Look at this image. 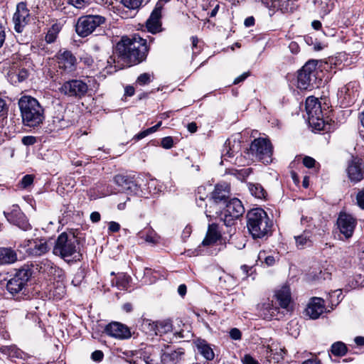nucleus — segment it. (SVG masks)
Wrapping results in <instances>:
<instances>
[{
    "label": "nucleus",
    "instance_id": "nucleus-1",
    "mask_svg": "<svg viewBox=\"0 0 364 364\" xmlns=\"http://www.w3.org/2000/svg\"><path fill=\"white\" fill-rule=\"evenodd\" d=\"M149 50L146 39L135 33L132 38L122 37L116 46L115 53L127 64H139L145 60Z\"/></svg>",
    "mask_w": 364,
    "mask_h": 364
},
{
    "label": "nucleus",
    "instance_id": "nucleus-2",
    "mask_svg": "<svg viewBox=\"0 0 364 364\" xmlns=\"http://www.w3.org/2000/svg\"><path fill=\"white\" fill-rule=\"evenodd\" d=\"M277 301L279 303L282 311L279 308L273 304V301H267L262 304L260 307L261 316L267 320L276 319L279 320L284 316V311H289V304L291 301V291L289 286H282L277 290L274 294Z\"/></svg>",
    "mask_w": 364,
    "mask_h": 364
},
{
    "label": "nucleus",
    "instance_id": "nucleus-3",
    "mask_svg": "<svg viewBox=\"0 0 364 364\" xmlns=\"http://www.w3.org/2000/svg\"><path fill=\"white\" fill-rule=\"evenodd\" d=\"M247 227L254 239H262L271 235L272 221L263 209L253 208L247 214Z\"/></svg>",
    "mask_w": 364,
    "mask_h": 364
},
{
    "label": "nucleus",
    "instance_id": "nucleus-4",
    "mask_svg": "<svg viewBox=\"0 0 364 364\" xmlns=\"http://www.w3.org/2000/svg\"><path fill=\"white\" fill-rule=\"evenodd\" d=\"M33 273L31 267L28 264L23 265L7 281L6 289L13 299L21 300L28 296V283Z\"/></svg>",
    "mask_w": 364,
    "mask_h": 364
},
{
    "label": "nucleus",
    "instance_id": "nucleus-5",
    "mask_svg": "<svg viewBox=\"0 0 364 364\" xmlns=\"http://www.w3.org/2000/svg\"><path fill=\"white\" fill-rule=\"evenodd\" d=\"M53 253L65 261H70V258L80 260L79 239L72 232H62L55 240Z\"/></svg>",
    "mask_w": 364,
    "mask_h": 364
},
{
    "label": "nucleus",
    "instance_id": "nucleus-6",
    "mask_svg": "<svg viewBox=\"0 0 364 364\" xmlns=\"http://www.w3.org/2000/svg\"><path fill=\"white\" fill-rule=\"evenodd\" d=\"M106 18L101 15L88 14L77 18L75 26L76 33L81 38H85L92 34L98 27L106 23Z\"/></svg>",
    "mask_w": 364,
    "mask_h": 364
},
{
    "label": "nucleus",
    "instance_id": "nucleus-7",
    "mask_svg": "<svg viewBox=\"0 0 364 364\" xmlns=\"http://www.w3.org/2000/svg\"><path fill=\"white\" fill-rule=\"evenodd\" d=\"M273 148L269 139L265 138L255 139L250 145L249 153L263 164L272 162Z\"/></svg>",
    "mask_w": 364,
    "mask_h": 364
},
{
    "label": "nucleus",
    "instance_id": "nucleus-8",
    "mask_svg": "<svg viewBox=\"0 0 364 364\" xmlns=\"http://www.w3.org/2000/svg\"><path fill=\"white\" fill-rule=\"evenodd\" d=\"M245 213L242 202L237 198H232L225 203V207L220 215V218L228 227L235 224L236 220Z\"/></svg>",
    "mask_w": 364,
    "mask_h": 364
},
{
    "label": "nucleus",
    "instance_id": "nucleus-9",
    "mask_svg": "<svg viewBox=\"0 0 364 364\" xmlns=\"http://www.w3.org/2000/svg\"><path fill=\"white\" fill-rule=\"evenodd\" d=\"M316 65V60H309L299 71L297 87L299 90H306L314 87L313 82L316 80L315 70Z\"/></svg>",
    "mask_w": 364,
    "mask_h": 364
},
{
    "label": "nucleus",
    "instance_id": "nucleus-10",
    "mask_svg": "<svg viewBox=\"0 0 364 364\" xmlns=\"http://www.w3.org/2000/svg\"><path fill=\"white\" fill-rule=\"evenodd\" d=\"M4 215L7 221L20 229L27 231L31 229V225L25 214L21 211L18 205H13L7 210L4 211Z\"/></svg>",
    "mask_w": 364,
    "mask_h": 364
},
{
    "label": "nucleus",
    "instance_id": "nucleus-11",
    "mask_svg": "<svg viewBox=\"0 0 364 364\" xmlns=\"http://www.w3.org/2000/svg\"><path fill=\"white\" fill-rule=\"evenodd\" d=\"M166 2V0H159L151 13L150 16L146 21V28L147 31L152 34L158 33L161 32L163 30L161 14Z\"/></svg>",
    "mask_w": 364,
    "mask_h": 364
},
{
    "label": "nucleus",
    "instance_id": "nucleus-12",
    "mask_svg": "<svg viewBox=\"0 0 364 364\" xmlns=\"http://www.w3.org/2000/svg\"><path fill=\"white\" fill-rule=\"evenodd\" d=\"M13 21L14 29L18 33H21L24 27L30 21V12L24 2L17 4L16 11L14 14Z\"/></svg>",
    "mask_w": 364,
    "mask_h": 364
},
{
    "label": "nucleus",
    "instance_id": "nucleus-13",
    "mask_svg": "<svg viewBox=\"0 0 364 364\" xmlns=\"http://www.w3.org/2000/svg\"><path fill=\"white\" fill-rule=\"evenodd\" d=\"M61 92L72 97H82L86 94L88 87L85 82L80 80H72L65 82L61 87Z\"/></svg>",
    "mask_w": 364,
    "mask_h": 364
},
{
    "label": "nucleus",
    "instance_id": "nucleus-14",
    "mask_svg": "<svg viewBox=\"0 0 364 364\" xmlns=\"http://www.w3.org/2000/svg\"><path fill=\"white\" fill-rule=\"evenodd\" d=\"M21 246L26 248V252L32 256H41L50 250L46 239L36 238L25 240Z\"/></svg>",
    "mask_w": 364,
    "mask_h": 364
},
{
    "label": "nucleus",
    "instance_id": "nucleus-15",
    "mask_svg": "<svg viewBox=\"0 0 364 364\" xmlns=\"http://www.w3.org/2000/svg\"><path fill=\"white\" fill-rule=\"evenodd\" d=\"M114 181L121 188V191L128 194L139 195L141 192L140 185L127 176L117 175L114 178Z\"/></svg>",
    "mask_w": 364,
    "mask_h": 364
},
{
    "label": "nucleus",
    "instance_id": "nucleus-16",
    "mask_svg": "<svg viewBox=\"0 0 364 364\" xmlns=\"http://www.w3.org/2000/svg\"><path fill=\"white\" fill-rule=\"evenodd\" d=\"M21 114H43V109L38 101L31 96L24 95L18 100Z\"/></svg>",
    "mask_w": 364,
    "mask_h": 364
},
{
    "label": "nucleus",
    "instance_id": "nucleus-17",
    "mask_svg": "<svg viewBox=\"0 0 364 364\" xmlns=\"http://www.w3.org/2000/svg\"><path fill=\"white\" fill-rule=\"evenodd\" d=\"M185 350L182 348L173 349L171 346L164 345L161 349V360L163 364H177L183 358Z\"/></svg>",
    "mask_w": 364,
    "mask_h": 364
},
{
    "label": "nucleus",
    "instance_id": "nucleus-18",
    "mask_svg": "<svg viewBox=\"0 0 364 364\" xmlns=\"http://www.w3.org/2000/svg\"><path fill=\"white\" fill-rule=\"evenodd\" d=\"M355 225L356 220L350 215L345 213H340L337 219V225L341 233L346 238L352 236Z\"/></svg>",
    "mask_w": 364,
    "mask_h": 364
},
{
    "label": "nucleus",
    "instance_id": "nucleus-19",
    "mask_svg": "<svg viewBox=\"0 0 364 364\" xmlns=\"http://www.w3.org/2000/svg\"><path fill=\"white\" fill-rule=\"evenodd\" d=\"M55 56L60 69L65 72H72L75 69L77 59L71 51L60 50Z\"/></svg>",
    "mask_w": 364,
    "mask_h": 364
},
{
    "label": "nucleus",
    "instance_id": "nucleus-20",
    "mask_svg": "<svg viewBox=\"0 0 364 364\" xmlns=\"http://www.w3.org/2000/svg\"><path fill=\"white\" fill-rule=\"evenodd\" d=\"M347 173L350 181L358 183L364 178V161L359 158L353 159L348 164Z\"/></svg>",
    "mask_w": 364,
    "mask_h": 364
},
{
    "label": "nucleus",
    "instance_id": "nucleus-21",
    "mask_svg": "<svg viewBox=\"0 0 364 364\" xmlns=\"http://www.w3.org/2000/svg\"><path fill=\"white\" fill-rule=\"evenodd\" d=\"M105 332L109 336L121 340L127 339L131 337V332L129 328L118 322H112L107 325Z\"/></svg>",
    "mask_w": 364,
    "mask_h": 364
},
{
    "label": "nucleus",
    "instance_id": "nucleus-22",
    "mask_svg": "<svg viewBox=\"0 0 364 364\" xmlns=\"http://www.w3.org/2000/svg\"><path fill=\"white\" fill-rule=\"evenodd\" d=\"M324 301L321 298H312L306 309V314L312 319L318 318L324 311Z\"/></svg>",
    "mask_w": 364,
    "mask_h": 364
},
{
    "label": "nucleus",
    "instance_id": "nucleus-23",
    "mask_svg": "<svg viewBox=\"0 0 364 364\" xmlns=\"http://www.w3.org/2000/svg\"><path fill=\"white\" fill-rule=\"evenodd\" d=\"M230 190L227 185L218 184L212 193L211 199L213 203L225 204L229 198Z\"/></svg>",
    "mask_w": 364,
    "mask_h": 364
},
{
    "label": "nucleus",
    "instance_id": "nucleus-24",
    "mask_svg": "<svg viewBox=\"0 0 364 364\" xmlns=\"http://www.w3.org/2000/svg\"><path fill=\"white\" fill-rule=\"evenodd\" d=\"M307 123L312 132L326 130L330 127L328 120L319 115H308Z\"/></svg>",
    "mask_w": 364,
    "mask_h": 364
},
{
    "label": "nucleus",
    "instance_id": "nucleus-25",
    "mask_svg": "<svg viewBox=\"0 0 364 364\" xmlns=\"http://www.w3.org/2000/svg\"><path fill=\"white\" fill-rule=\"evenodd\" d=\"M326 107H328L326 103L322 107L321 102L314 96L308 97L305 102L306 114H321L326 110Z\"/></svg>",
    "mask_w": 364,
    "mask_h": 364
},
{
    "label": "nucleus",
    "instance_id": "nucleus-26",
    "mask_svg": "<svg viewBox=\"0 0 364 364\" xmlns=\"http://www.w3.org/2000/svg\"><path fill=\"white\" fill-rule=\"evenodd\" d=\"M18 260L15 250L11 247H0V265H9Z\"/></svg>",
    "mask_w": 364,
    "mask_h": 364
},
{
    "label": "nucleus",
    "instance_id": "nucleus-27",
    "mask_svg": "<svg viewBox=\"0 0 364 364\" xmlns=\"http://www.w3.org/2000/svg\"><path fill=\"white\" fill-rule=\"evenodd\" d=\"M221 237V234L218 230V225L212 223L208 225L205 237L202 242L203 246H209L215 244Z\"/></svg>",
    "mask_w": 364,
    "mask_h": 364
},
{
    "label": "nucleus",
    "instance_id": "nucleus-28",
    "mask_svg": "<svg viewBox=\"0 0 364 364\" xmlns=\"http://www.w3.org/2000/svg\"><path fill=\"white\" fill-rule=\"evenodd\" d=\"M338 95L342 104L346 107L355 101L356 93L351 90L350 85H348L339 90Z\"/></svg>",
    "mask_w": 364,
    "mask_h": 364
},
{
    "label": "nucleus",
    "instance_id": "nucleus-29",
    "mask_svg": "<svg viewBox=\"0 0 364 364\" xmlns=\"http://www.w3.org/2000/svg\"><path fill=\"white\" fill-rule=\"evenodd\" d=\"M296 5L294 0H273L270 9L279 10L282 13L292 12Z\"/></svg>",
    "mask_w": 364,
    "mask_h": 364
},
{
    "label": "nucleus",
    "instance_id": "nucleus-30",
    "mask_svg": "<svg viewBox=\"0 0 364 364\" xmlns=\"http://www.w3.org/2000/svg\"><path fill=\"white\" fill-rule=\"evenodd\" d=\"M312 233L309 230H304L301 235L294 236L296 245L298 249H304L312 245Z\"/></svg>",
    "mask_w": 364,
    "mask_h": 364
},
{
    "label": "nucleus",
    "instance_id": "nucleus-31",
    "mask_svg": "<svg viewBox=\"0 0 364 364\" xmlns=\"http://www.w3.org/2000/svg\"><path fill=\"white\" fill-rule=\"evenodd\" d=\"M247 187L252 196L258 199H266L267 193L263 186L258 183H248Z\"/></svg>",
    "mask_w": 364,
    "mask_h": 364
},
{
    "label": "nucleus",
    "instance_id": "nucleus-32",
    "mask_svg": "<svg viewBox=\"0 0 364 364\" xmlns=\"http://www.w3.org/2000/svg\"><path fill=\"white\" fill-rule=\"evenodd\" d=\"M36 269L41 273L51 275L55 272V265L50 260L44 259L36 264Z\"/></svg>",
    "mask_w": 364,
    "mask_h": 364
},
{
    "label": "nucleus",
    "instance_id": "nucleus-33",
    "mask_svg": "<svg viewBox=\"0 0 364 364\" xmlns=\"http://www.w3.org/2000/svg\"><path fill=\"white\" fill-rule=\"evenodd\" d=\"M240 144L239 143L232 145V141L230 139H228L225 142L224 147L222 150V157L225 159L226 158H232L234 156L235 153L239 151Z\"/></svg>",
    "mask_w": 364,
    "mask_h": 364
},
{
    "label": "nucleus",
    "instance_id": "nucleus-34",
    "mask_svg": "<svg viewBox=\"0 0 364 364\" xmlns=\"http://www.w3.org/2000/svg\"><path fill=\"white\" fill-rule=\"evenodd\" d=\"M22 121L25 126L36 127L44 120V115H21Z\"/></svg>",
    "mask_w": 364,
    "mask_h": 364
},
{
    "label": "nucleus",
    "instance_id": "nucleus-35",
    "mask_svg": "<svg viewBox=\"0 0 364 364\" xmlns=\"http://www.w3.org/2000/svg\"><path fill=\"white\" fill-rule=\"evenodd\" d=\"M198 352L207 360H212L214 358V352L210 346L205 341H200L197 343Z\"/></svg>",
    "mask_w": 364,
    "mask_h": 364
},
{
    "label": "nucleus",
    "instance_id": "nucleus-36",
    "mask_svg": "<svg viewBox=\"0 0 364 364\" xmlns=\"http://www.w3.org/2000/svg\"><path fill=\"white\" fill-rule=\"evenodd\" d=\"M173 329V325L171 320H164L161 321L156 322V328L155 335L161 336L166 334Z\"/></svg>",
    "mask_w": 364,
    "mask_h": 364
},
{
    "label": "nucleus",
    "instance_id": "nucleus-37",
    "mask_svg": "<svg viewBox=\"0 0 364 364\" xmlns=\"http://www.w3.org/2000/svg\"><path fill=\"white\" fill-rule=\"evenodd\" d=\"M61 27L58 23H54L48 29L46 36L45 41L47 43H52L55 41L59 32L60 31Z\"/></svg>",
    "mask_w": 364,
    "mask_h": 364
},
{
    "label": "nucleus",
    "instance_id": "nucleus-38",
    "mask_svg": "<svg viewBox=\"0 0 364 364\" xmlns=\"http://www.w3.org/2000/svg\"><path fill=\"white\" fill-rule=\"evenodd\" d=\"M331 351L336 356H343L347 352V347L343 342L338 341L331 346Z\"/></svg>",
    "mask_w": 364,
    "mask_h": 364
},
{
    "label": "nucleus",
    "instance_id": "nucleus-39",
    "mask_svg": "<svg viewBox=\"0 0 364 364\" xmlns=\"http://www.w3.org/2000/svg\"><path fill=\"white\" fill-rule=\"evenodd\" d=\"M141 328L144 331L150 335L155 334L156 322H153L149 319H144L141 324Z\"/></svg>",
    "mask_w": 364,
    "mask_h": 364
},
{
    "label": "nucleus",
    "instance_id": "nucleus-40",
    "mask_svg": "<svg viewBox=\"0 0 364 364\" xmlns=\"http://www.w3.org/2000/svg\"><path fill=\"white\" fill-rule=\"evenodd\" d=\"M161 125V122H160L158 124H156V125L138 133L137 134H136L134 136L133 139L135 140H137V141L141 140V139H144V137L147 136L148 135H149L150 134L155 132Z\"/></svg>",
    "mask_w": 364,
    "mask_h": 364
},
{
    "label": "nucleus",
    "instance_id": "nucleus-41",
    "mask_svg": "<svg viewBox=\"0 0 364 364\" xmlns=\"http://www.w3.org/2000/svg\"><path fill=\"white\" fill-rule=\"evenodd\" d=\"M122 4L130 10H136L142 4L143 0H121Z\"/></svg>",
    "mask_w": 364,
    "mask_h": 364
},
{
    "label": "nucleus",
    "instance_id": "nucleus-42",
    "mask_svg": "<svg viewBox=\"0 0 364 364\" xmlns=\"http://www.w3.org/2000/svg\"><path fill=\"white\" fill-rule=\"evenodd\" d=\"M68 3L77 9H82L88 6L92 0H68Z\"/></svg>",
    "mask_w": 364,
    "mask_h": 364
},
{
    "label": "nucleus",
    "instance_id": "nucleus-43",
    "mask_svg": "<svg viewBox=\"0 0 364 364\" xmlns=\"http://www.w3.org/2000/svg\"><path fill=\"white\" fill-rule=\"evenodd\" d=\"M142 237L146 242L152 245L156 244L159 239L156 233L152 230H149L146 235Z\"/></svg>",
    "mask_w": 364,
    "mask_h": 364
},
{
    "label": "nucleus",
    "instance_id": "nucleus-44",
    "mask_svg": "<svg viewBox=\"0 0 364 364\" xmlns=\"http://www.w3.org/2000/svg\"><path fill=\"white\" fill-rule=\"evenodd\" d=\"M84 277H85L84 270L80 268L77 270L71 282L75 287L80 286V284L82 283Z\"/></svg>",
    "mask_w": 364,
    "mask_h": 364
},
{
    "label": "nucleus",
    "instance_id": "nucleus-45",
    "mask_svg": "<svg viewBox=\"0 0 364 364\" xmlns=\"http://www.w3.org/2000/svg\"><path fill=\"white\" fill-rule=\"evenodd\" d=\"M63 117V115L53 116V122L55 128L63 129L68 126V123L64 122Z\"/></svg>",
    "mask_w": 364,
    "mask_h": 364
},
{
    "label": "nucleus",
    "instance_id": "nucleus-46",
    "mask_svg": "<svg viewBox=\"0 0 364 364\" xmlns=\"http://www.w3.org/2000/svg\"><path fill=\"white\" fill-rule=\"evenodd\" d=\"M265 255V253L264 252H259V255H258V259L262 262H263V260H264V262L268 266V267H270V266H272L275 263V258L274 256L272 255H268L267 257H264Z\"/></svg>",
    "mask_w": 364,
    "mask_h": 364
},
{
    "label": "nucleus",
    "instance_id": "nucleus-47",
    "mask_svg": "<svg viewBox=\"0 0 364 364\" xmlns=\"http://www.w3.org/2000/svg\"><path fill=\"white\" fill-rule=\"evenodd\" d=\"M11 78H16L17 80H14L15 82H21L25 80L28 77V72L26 69H22L18 72V73H11Z\"/></svg>",
    "mask_w": 364,
    "mask_h": 364
},
{
    "label": "nucleus",
    "instance_id": "nucleus-48",
    "mask_svg": "<svg viewBox=\"0 0 364 364\" xmlns=\"http://www.w3.org/2000/svg\"><path fill=\"white\" fill-rule=\"evenodd\" d=\"M151 82V75L149 73L141 74L136 80V83L139 85H145Z\"/></svg>",
    "mask_w": 364,
    "mask_h": 364
},
{
    "label": "nucleus",
    "instance_id": "nucleus-49",
    "mask_svg": "<svg viewBox=\"0 0 364 364\" xmlns=\"http://www.w3.org/2000/svg\"><path fill=\"white\" fill-rule=\"evenodd\" d=\"M161 145L166 149H169L173 146V139L171 136H166L161 139Z\"/></svg>",
    "mask_w": 364,
    "mask_h": 364
},
{
    "label": "nucleus",
    "instance_id": "nucleus-50",
    "mask_svg": "<svg viewBox=\"0 0 364 364\" xmlns=\"http://www.w3.org/2000/svg\"><path fill=\"white\" fill-rule=\"evenodd\" d=\"M33 176L30 174L25 175L21 181V186L23 188H26L30 185H31L33 182Z\"/></svg>",
    "mask_w": 364,
    "mask_h": 364
},
{
    "label": "nucleus",
    "instance_id": "nucleus-51",
    "mask_svg": "<svg viewBox=\"0 0 364 364\" xmlns=\"http://www.w3.org/2000/svg\"><path fill=\"white\" fill-rule=\"evenodd\" d=\"M356 200L358 205L364 209V188L358 193Z\"/></svg>",
    "mask_w": 364,
    "mask_h": 364
},
{
    "label": "nucleus",
    "instance_id": "nucleus-52",
    "mask_svg": "<svg viewBox=\"0 0 364 364\" xmlns=\"http://www.w3.org/2000/svg\"><path fill=\"white\" fill-rule=\"evenodd\" d=\"M303 164L309 168H313L315 166L316 160L311 156H305L303 159Z\"/></svg>",
    "mask_w": 364,
    "mask_h": 364
},
{
    "label": "nucleus",
    "instance_id": "nucleus-53",
    "mask_svg": "<svg viewBox=\"0 0 364 364\" xmlns=\"http://www.w3.org/2000/svg\"><path fill=\"white\" fill-rule=\"evenodd\" d=\"M21 141L26 146H31L36 142V139L33 136H26L22 138Z\"/></svg>",
    "mask_w": 364,
    "mask_h": 364
},
{
    "label": "nucleus",
    "instance_id": "nucleus-54",
    "mask_svg": "<svg viewBox=\"0 0 364 364\" xmlns=\"http://www.w3.org/2000/svg\"><path fill=\"white\" fill-rule=\"evenodd\" d=\"M240 271L242 272L241 276L242 279L247 278L249 276V272L252 271V267H249L246 264H243L240 267Z\"/></svg>",
    "mask_w": 364,
    "mask_h": 364
},
{
    "label": "nucleus",
    "instance_id": "nucleus-55",
    "mask_svg": "<svg viewBox=\"0 0 364 364\" xmlns=\"http://www.w3.org/2000/svg\"><path fill=\"white\" fill-rule=\"evenodd\" d=\"M104 354L101 350H95L92 355L91 358L96 362H100L103 359Z\"/></svg>",
    "mask_w": 364,
    "mask_h": 364
},
{
    "label": "nucleus",
    "instance_id": "nucleus-56",
    "mask_svg": "<svg viewBox=\"0 0 364 364\" xmlns=\"http://www.w3.org/2000/svg\"><path fill=\"white\" fill-rule=\"evenodd\" d=\"M251 173L250 168H244L241 169L237 173V178L240 180H244L246 177H247Z\"/></svg>",
    "mask_w": 364,
    "mask_h": 364
},
{
    "label": "nucleus",
    "instance_id": "nucleus-57",
    "mask_svg": "<svg viewBox=\"0 0 364 364\" xmlns=\"http://www.w3.org/2000/svg\"><path fill=\"white\" fill-rule=\"evenodd\" d=\"M242 333L240 331L236 328H233L230 331V336L234 340H239L241 338Z\"/></svg>",
    "mask_w": 364,
    "mask_h": 364
},
{
    "label": "nucleus",
    "instance_id": "nucleus-58",
    "mask_svg": "<svg viewBox=\"0 0 364 364\" xmlns=\"http://www.w3.org/2000/svg\"><path fill=\"white\" fill-rule=\"evenodd\" d=\"M156 183L157 181L155 179H151L148 182V189L149 190V192H153V193H156L159 189H156Z\"/></svg>",
    "mask_w": 364,
    "mask_h": 364
},
{
    "label": "nucleus",
    "instance_id": "nucleus-59",
    "mask_svg": "<svg viewBox=\"0 0 364 364\" xmlns=\"http://www.w3.org/2000/svg\"><path fill=\"white\" fill-rule=\"evenodd\" d=\"M108 230L111 232H117L120 230V225L114 221L109 223Z\"/></svg>",
    "mask_w": 364,
    "mask_h": 364
},
{
    "label": "nucleus",
    "instance_id": "nucleus-60",
    "mask_svg": "<svg viewBox=\"0 0 364 364\" xmlns=\"http://www.w3.org/2000/svg\"><path fill=\"white\" fill-rule=\"evenodd\" d=\"M250 72H245L244 73H242V75H240V76L237 77L234 81H233V84L234 85H237L242 82H243L247 77L250 76Z\"/></svg>",
    "mask_w": 364,
    "mask_h": 364
},
{
    "label": "nucleus",
    "instance_id": "nucleus-61",
    "mask_svg": "<svg viewBox=\"0 0 364 364\" xmlns=\"http://www.w3.org/2000/svg\"><path fill=\"white\" fill-rule=\"evenodd\" d=\"M56 294L53 292V296L56 299H60L65 294V289L63 287H58L55 289Z\"/></svg>",
    "mask_w": 364,
    "mask_h": 364
},
{
    "label": "nucleus",
    "instance_id": "nucleus-62",
    "mask_svg": "<svg viewBox=\"0 0 364 364\" xmlns=\"http://www.w3.org/2000/svg\"><path fill=\"white\" fill-rule=\"evenodd\" d=\"M243 364H259L258 361L255 360L252 356L250 355H245L243 360Z\"/></svg>",
    "mask_w": 364,
    "mask_h": 364
},
{
    "label": "nucleus",
    "instance_id": "nucleus-63",
    "mask_svg": "<svg viewBox=\"0 0 364 364\" xmlns=\"http://www.w3.org/2000/svg\"><path fill=\"white\" fill-rule=\"evenodd\" d=\"M8 112V105L6 104V100L2 98H0V114H6Z\"/></svg>",
    "mask_w": 364,
    "mask_h": 364
},
{
    "label": "nucleus",
    "instance_id": "nucleus-64",
    "mask_svg": "<svg viewBox=\"0 0 364 364\" xmlns=\"http://www.w3.org/2000/svg\"><path fill=\"white\" fill-rule=\"evenodd\" d=\"M101 216L100 213L95 211L90 214V220L92 223H97L100 220Z\"/></svg>",
    "mask_w": 364,
    "mask_h": 364
}]
</instances>
